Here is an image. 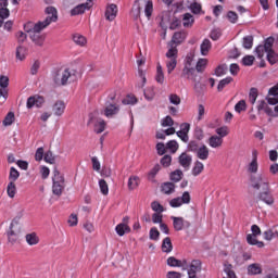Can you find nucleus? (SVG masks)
Wrapping results in <instances>:
<instances>
[{
  "label": "nucleus",
  "mask_w": 278,
  "mask_h": 278,
  "mask_svg": "<svg viewBox=\"0 0 278 278\" xmlns=\"http://www.w3.org/2000/svg\"><path fill=\"white\" fill-rule=\"evenodd\" d=\"M7 193L10 199H14L16 197V184L14 182H9L7 187Z\"/></svg>",
  "instance_id": "42"
},
{
  "label": "nucleus",
  "mask_w": 278,
  "mask_h": 278,
  "mask_svg": "<svg viewBox=\"0 0 278 278\" xmlns=\"http://www.w3.org/2000/svg\"><path fill=\"white\" fill-rule=\"evenodd\" d=\"M215 134H217V137L222 138H227L229 136V127L227 126H222L219 128H216Z\"/></svg>",
  "instance_id": "34"
},
{
  "label": "nucleus",
  "mask_w": 278,
  "mask_h": 278,
  "mask_svg": "<svg viewBox=\"0 0 278 278\" xmlns=\"http://www.w3.org/2000/svg\"><path fill=\"white\" fill-rule=\"evenodd\" d=\"M52 192L56 197H62V192H64V188H66L64 174L58 170V167L53 169V177H52Z\"/></svg>",
  "instance_id": "3"
},
{
  "label": "nucleus",
  "mask_w": 278,
  "mask_h": 278,
  "mask_svg": "<svg viewBox=\"0 0 278 278\" xmlns=\"http://www.w3.org/2000/svg\"><path fill=\"white\" fill-rule=\"evenodd\" d=\"M140 185V178L138 176H131L128 179V190H136Z\"/></svg>",
  "instance_id": "29"
},
{
  "label": "nucleus",
  "mask_w": 278,
  "mask_h": 278,
  "mask_svg": "<svg viewBox=\"0 0 278 278\" xmlns=\"http://www.w3.org/2000/svg\"><path fill=\"white\" fill-rule=\"evenodd\" d=\"M173 219V227L175 231H182L186 227H190V222L184 219V217H170Z\"/></svg>",
  "instance_id": "4"
},
{
  "label": "nucleus",
  "mask_w": 278,
  "mask_h": 278,
  "mask_svg": "<svg viewBox=\"0 0 278 278\" xmlns=\"http://www.w3.org/2000/svg\"><path fill=\"white\" fill-rule=\"evenodd\" d=\"M235 111L240 114L241 112H247V101L240 100L236 105H235Z\"/></svg>",
  "instance_id": "53"
},
{
  "label": "nucleus",
  "mask_w": 278,
  "mask_h": 278,
  "mask_svg": "<svg viewBox=\"0 0 278 278\" xmlns=\"http://www.w3.org/2000/svg\"><path fill=\"white\" fill-rule=\"evenodd\" d=\"M204 168H205V166L203 165V163H201L200 161H197L192 168L193 177H199V175H201V173H203Z\"/></svg>",
  "instance_id": "28"
},
{
  "label": "nucleus",
  "mask_w": 278,
  "mask_h": 278,
  "mask_svg": "<svg viewBox=\"0 0 278 278\" xmlns=\"http://www.w3.org/2000/svg\"><path fill=\"white\" fill-rule=\"evenodd\" d=\"M169 177L172 181H175L177 184L178 181H181V179L184 178V172H181V169H176L170 173Z\"/></svg>",
  "instance_id": "35"
},
{
  "label": "nucleus",
  "mask_w": 278,
  "mask_h": 278,
  "mask_svg": "<svg viewBox=\"0 0 278 278\" xmlns=\"http://www.w3.org/2000/svg\"><path fill=\"white\" fill-rule=\"evenodd\" d=\"M248 273L249 275H260V273H262V267H260L258 264H251L248 267Z\"/></svg>",
  "instance_id": "46"
},
{
  "label": "nucleus",
  "mask_w": 278,
  "mask_h": 278,
  "mask_svg": "<svg viewBox=\"0 0 278 278\" xmlns=\"http://www.w3.org/2000/svg\"><path fill=\"white\" fill-rule=\"evenodd\" d=\"M166 149H168L172 153H177L179 143H177L175 140H170L166 143Z\"/></svg>",
  "instance_id": "52"
},
{
  "label": "nucleus",
  "mask_w": 278,
  "mask_h": 278,
  "mask_svg": "<svg viewBox=\"0 0 278 278\" xmlns=\"http://www.w3.org/2000/svg\"><path fill=\"white\" fill-rule=\"evenodd\" d=\"M189 131H190V124L182 123L180 125V130L176 132V136H178V138H180L182 142H188V140H190V137L188 136Z\"/></svg>",
  "instance_id": "8"
},
{
  "label": "nucleus",
  "mask_w": 278,
  "mask_h": 278,
  "mask_svg": "<svg viewBox=\"0 0 278 278\" xmlns=\"http://www.w3.org/2000/svg\"><path fill=\"white\" fill-rule=\"evenodd\" d=\"M197 273H201V261L193 260L188 270V277H197Z\"/></svg>",
  "instance_id": "13"
},
{
  "label": "nucleus",
  "mask_w": 278,
  "mask_h": 278,
  "mask_svg": "<svg viewBox=\"0 0 278 278\" xmlns=\"http://www.w3.org/2000/svg\"><path fill=\"white\" fill-rule=\"evenodd\" d=\"M43 160L48 164H55V156L53 155V152H51V151L46 152Z\"/></svg>",
  "instance_id": "61"
},
{
  "label": "nucleus",
  "mask_w": 278,
  "mask_h": 278,
  "mask_svg": "<svg viewBox=\"0 0 278 278\" xmlns=\"http://www.w3.org/2000/svg\"><path fill=\"white\" fill-rule=\"evenodd\" d=\"M150 240H160V230L153 227L150 229Z\"/></svg>",
  "instance_id": "64"
},
{
  "label": "nucleus",
  "mask_w": 278,
  "mask_h": 278,
  "mask_svg": "<svg viewBox=\"0 0 278 278\" xmlns=\"http://www.w3.org/2000/svg\"><path fill=\"white\" fill-rule=\"evenodd\" d=\"M258 199L260 201H263V203H266V205H273V203H275V198H273V194L268 191V187L264 192L258 194Z\"/></svg>",
  "instance_id": "14"
},
{
  "label": "nucleus",
  "mask_w": 278,
  "mask_h": 278,
  "mask_svg": "<svg viewBox=\"0 0 278 278\" xmlns=\"http://www.w3.org/2000/svg\"><path fill=\"white\" fill-rule=\"evenodd\" d=\"M73 40L75 45H78V47H86L88 40L83 35L76 34L73 36Z\"/></svg>",
  "instance_id": "31"
},
{
  "label": "nucleus",
  "mask_w": 278,
  "mask_h": 278,
  "mask_svg": "<svg viewBox=\"0 0 278 278\" xmlns=\"http://www.w3.org/2000/svg\"><path fill=\"white\" fill-rule=\"evenodd\" d=\"M155 79L157 84H164V70L162 68V65L160 63H157L156 65Z\"/></svg>",
  "instance_id": "32"
},
{
  "label": "nucleus",
  "mask_w": 278,
  "mask_h": 278,
  "mask_svg": "<svg viewBox=\"0 0 278 278\" xmlns=\"http://www.w3.org/2000/svg\"><path fill=\"white\" fill-rule=\"evenodd\" d=\"M118 112H121V106H118V104L116 103H109L104 109V115L108 118H112V116H116Z\"/></svg>",
  "instance_id": "11"
},
{
  "label": "nucleus",
  "mask_w": 278,
  "mask_h": 278,
  "mask_svg": "<svg viewBox=\"0 0 278 278\" xmlns=\"http://www.w3.org/2000/svg\"><path fill=\"white\" fill-rule=\"evenodd\" d=\"M151 208L153 210V212L160 213L162 214V212H164V206H162V204H160L159 202H152L151 203Z\"/></svg>",
  "instance_id": "63"
},
{
  "label": "nucleus",
  "mask_w": 278,
  "mask_h": 278,
  "mask_svg": "<svg viewBox=\"0 0 278 278\" xmlns=\"http://www.w3.org/2000/svg\"><path fill=\"white\" fill-rule=\"evenodd\" d=\"M195 153L199 160H207L210 157V150L207 149V146L203 143Z\"/></svg>",
  "instance_id": "19"
},
{
  "label": "nucleus",
  "mask_w": 278,
  "mask_h": 278,
  "mask_svg": "<svg viewBox=\"0 0 278 278\" xmlns=\"http://www.w3.org/2000/svg\"><path fill=\"white\" fill-rule=\"evenodd\" d=\"M180 77L184 79H190L191 81H197V70L194 67H184Z\"/></svg>",
  "instance_id": "10"
},
{
  "label": "nucleus",
  "mask_w": 278,
  "mask_h": 278,
  "mask_svg": "<svg viewBox=\"0 0 278 278\" xmlns=\"http://www.w3.org/2000/svg\"><path fill=\"white\" fill-rule=\"evenodd\" d=\"M208 144L212 149H219V147H223V138L216 135L211 136L208 138Z\"/></svg>",
  "instance_id": "18"
},
{
  "label": "nucleus",
  "mask_w": 278,
  "mask_h": 278,
  "mask_svg": "<svg viewBox=\"0 0 278 278\" xmlns=\"http://www.w3.org/2000/svg\"><path fill=\"white\" fill-rule=\"evenodd\" d=\"M8 242L11 244V247H14L18 242V235L14 232V230H11L8 235Z\"/></svg>",
  "instance_id": "41"
},
{
  "label": "nucleus",
  "mask_w": 278,
  "mask_h": 278,
  "mask_svg": "<svg viewBox=\"0 0 278 278\" xmlns=\"http://www.w3.org/2000/svg\"><path fill=\"white\" fill-rule=\"evenodd\" d=\"M212 50V41L210 39H204L200 46L201 55H207Z\"/></svg>",
  "instance_id": "21"
},
{
  "label": "nucleus",
  "mask_w": 278,
  "mask_h": 278,
  "mask_svg": "<svg viewBox=\"0 0 278 278\" xmlns=\"http://www.w3.org/2000/svg\"><path fill=\"white\" fill-rule=\"evenodd\" d=\"M164 216L162 215V213H153L152 214V223H154V225L157 224H162Z\"/></svg>",
  "instance_id": "62"
},
{
  "label": "nucleus",
  "mask_w": 278,
  "mask_h": 278,
  "mask_svg": "<svg viewBox=\"0 0 278 278\" xmlns=\"http://www.w3.org/2000/svg\"><path fill=\"white\" fill-rule=\"evenodd\" d=\"M45 103V98L41 96H33L27 99V108L28 110H31V108H42V104Z\"/></svg>",
  "instance_id": "9"
},
{
  "label": "nucleus",
  "mask_w": 278,
  "mask_h": 278,
  "mask_svg": "<svg viewBox=\"0 0 278 278\" xmlns=\"http://www.w3.org/2000/svg\"><path fill=\"white\" fill-rule=\"evenodd\" d=\"M275 238H278V225L274 226L273 228H270L264 232L265 240L270 241Z\"/></svg>",
  "instance_id": "20"
},
{
  "label": "nucleus",
  "mask_w": 278,
  "mask_h": 278,
  "mask_svg": "<svg viewBox=\"0 0 278 278\" xmlns=\"http://www.w3.org/2000/svg\"><path fill=\"white\" fill-rule=\"evenodd\" d=\"M252 162L249 164L248 166V172L249 173H257V168H258V165H257V150H253L252 151Z\"/></svg>",
  "instance_id": "17"
},
{
  "label": "nucleus",
  "mask_w": 278,
  "mask_h": 278,
  "mask_svg": "<svg viewBox=\"0 0 278 278\" xmlns=\"http://www.w3.org/2000/svg\"><path fill=\"white\" fill-rule=\"evenodd\" d=\"M46 14L48 16L45 18L43 22H38L36 24L28 23L27 25L24 26L25 31H27L30 40L37 47H42L45 45V35L41 34L42 29H47L52 23H55L58 21V9L54 7H48L46 8Z\"/></svg>",
  "instance_id": "1"
},
{
  "label": "nucleus",
  "mask_w": 278,
  "mask_h": 278,
  "mask_svg": "<svg viewBox=\"0 0 278 278\" xmlns=\"http://www.w3.org/2000/svg\"><path fill=\"white\" fill-rule=\"evenodd\" d=\"M251 186L255 190H260L261 187H263V190H268V184L264 181L262 175L251 176Z\"/></svg>",
  "instance_id": "5"
},
{
  "label": "nucleus",
  "mask_w": 278,
  "mask_h": 278,
  "mask_svg": "<svg viewBox=\"0 0 278 278\" xmlns=\"http://www.w3.org/2000/svg\"><path fill=\"white\" fill-rule=\"evenodd\" d=\"M178 164H180L185 170H190V166H192V156L182 152L178 157Z\"/></svg>",
  "instance_id": "7"
},
{
  "label": "nucleus",
  "mask_w": 278,
  "mask_h": 278,
  "mask_svg": "<svg viewBox=\"0 0 278 278\" xmlns=\"http://www.w3.org/2000/svg\"><path fill=\"white\" fill-rule=\"evenodd\" d=\"M227 71H229V67L227 66V64L218 65L215 68V75L216 77H223V75H227Z\"/></svg>",
  "instance_id": "37"
},
{
  "label": "nucleus",
  "mask_w": 278,
  "mask_h": 278,
  "mask_svg": "<svg viewBox=\"0 0 278 278\" xmlns=\"http://www.w3.org/2000/svg\"><path fill=\"white\" fill-rule=\"evenodd\" d=\"M18 177H21V173H18V170H16V168L11 167L10 175H9V181L14 184V181H16V179H18Z\"/></svg>",
  "instance_id": "51"
},
{
  "label": "nucleus",
  "mask_w": 278,
  "mask_h": 278,
  "mask_svg": "<svg viewBox=\"0 0 278 278\" xmlns=\"http://www.w3.org/2000/svg\"><path fill=\"white\" fill-rule=\"evenodd\" d=\"M173 162V156L165 154L162 159H161V164L162 166H164V168H168V166H170Z\"/></svg>",
  "instance_id": "55"
},
{
  "label": "nucleus",
  "mask_w": 278,
  "mask_h": 278,
  "mask_svg": "<svg viewBox=\"0 0 278 278\" xmlns=\"http://www.w3.org/2000/svg\"><path fill=\"white\" fill-rule=\"evenodd\" d=\"M123 105H136L138 103V98L136 96L128 94L122 101Z\"/></svg>",
  "instance_id": "40"
},
{
  "label": "nucleus",
  "mask_w": 278,
  "mask_h": 278,
  "mask_svg": "<svg viewBox=\"0 0 278 278\" xmlns=\"http://www.w3.org/2000/svg\"><path fill=\"white\" fill-rule=\"evenodd\" d=\"M75 79V74H72L71 70H58L53 74V81L55 86H66V84H71Z\"/></svg>",
  "instance_id": "2"
},
{
  "label": "nucleus",
  "mask_w": 278,
  "mask_h": 278,
  "mask_svg": "<svg viewBox=\"0 0 278 278\" xmlns=\"http://www.w3.org/2000/svg\"><path fill=\"white\" fill-rule=\"evenodd\" d=\"M194 23V17L190 13H186L182 18V25L184 27H192V24Z\"/></svg>",
  "instance_id": "36"
},
{
  "label": "nucleus",
  "mask_w": 278,
  "mask_h": 278,
  "mask_svg": "<svg viewBox=\"0 0 278 278\" xmlns=\"http://www.w3.org/2000/svg\"><path fill=\"white\" fill-rule=\"evenodd\" d=\"M166 68H167L168 75H170V73H173V70L177 68V59H167Z\"/></svg>",
  "instance_id": "47"
},
{
  "label": "nucleus",
  "mask_w": 278,
  "mask_h": 278,
  "mask_svg": "<svg viewBox=\"0 0 278 278\" xmlns=\"http://www.w3.org/2000/svg\"><path fill=\"white\" fill-rule=\"evenodd\" d=\"M257 97H258L257 88L252 87L249 93V101L252 105H255V102L257 101Z\"/></svg>",
  "instance_id": "39"
},
{
  "label": "nucleus",
  "mask_w": 278,
  "mask_h": 278,
  "mask_svg": "<svg viewBox=\"0 0 278 278\" xmlns=\"http://www.w3.org/2000/svg\"><path fill=\"white\" fill-rule=\"evenodd\" d=\"M167 266L181 268V266H184V263L175 258V256H170L167 258Z\"/></svg>",
  "instance_id": "43"
},
{
  "label": "nucleus",
  "mask_w": 278,
  "mask_h": 278,
  "mask_svg": "<svg viewBox=\"0 0 278 278\" xmlns=\"http://www.w3.org/2000/svg\"><path fill=\"white\" fill-rule=\"evenodd\" d=\"M94 131L96 134H103V131H105V121L98 119V122L94 125Z\"/></svg>",
  "instance_id": "48"
},
{
  "label": "nucleus",
  "mask_w": 278,
  "mask_h": 278,
  "mask_svg": "<svg viewBox=\"0 0 278 278\" xmlns=\"http://www.w3.org/2000/svg\"><path fill=\"white\" fill-rule=\"evenodd\" d=\"M273 45H275V38L268 37L263 46L265 49V53L268 51H273Z\"/></svg>",
  "instance_id": "54"
},
{
  "label": "nucleus",
  "mask_w": 278,
  "mask_h": 278,
  "mask_svg": "<svg viewBox=\"0 0 278 278\" xmlns=\"http://www.w3.org/2000/svg\"><path fill=\"white\" fill-rule=\"evenodd\" d=\"M27 58V48L24 46H18L16 48V59L23 62Z\"/></svg>",
  "instance_id": "27"
},
{
  "label": "nucleus",
  "mask_w": 278,
  "mask_h": 278,
  "mask_svg": "<svg viewBox=\"0 0 278 278\" xmlns=\"http://www.w3.org/2000/svg\"><path fill=\"white\" fill-rule=\"evenodd\" d=\"M115 230H116L117 236L123 237V236H125V233H129V231H131V228H129V226L127 224L121 223L116 226Z\"/></svg>",
  "instance_id": "22"
},
{
  "label": "nucleus",
  "mask_w": 278,
  "mask_h": 278,
  "mask_svg": "<svg viewBox=\"0 0 278 278\" xmlns=\"http://www.w3.org/2000/svg\"><path fill=\"white\" fill-rule=\"evenodd\" d=\"M99 186L102 194L108 195L110 192V188L108 187V182L103 179L99 180Z\"/></svg>",
  "instance_id": "56"
},
{
  "label": "nucleus",
  "mask_w": 278,
  "mask_h": 278,
  "mask_svg": "<svg viewBox=\"0 0 278 278\" xmlns=\"http://www.w3.org/2000/svg\"><path fill=\"white\" fill-rule=\"evenodd\" d=\"M177 53H178V50H177V47H173L170 49H168V51L166 52V58L167 60H177Z\"/></svg>",
  "instance_id": "50"
},
{
  "label": "nucleus",
  "mask_w": 278,
  "mask_h": 278,
  "mask_svg": "<svg viewBox=\"0 0 278 278\" xmlns=\"http://www.w3.org/2000/svg\"><path fill=\"white\" fill-rule=\"evenodd\" d=\"M232 81H233V78L231 76H228L222 79L217 86L218 92H223V90L225 89V86H229V84H231Z\"/></svg>",
  "instance_id": "33"
},
{
  "label": "nucleus",
  "mask_w": 278,
  "mask_h": 278,
  "mask_svg": "<svg viewBox=\"0 0 278 278\" xmlns=\"http://www.w3.org/2000/svg\"><path fill=\"white\" fill-rule=\"evenodd\" d=\"M192 62H194V53L190 52L185 59L184 67H194V64H192Z\"/></svg>",
  "instance_id": "49"
},
{
  "label": "nucleus",
  "mask_w": 278,
  "mask_h": 278,
  "mask_svg": "<svg viewBox=\"0 0 278 278\" xmlns=\"http://www.w3.org/2000/svg\"><path fill=\"white\" fill-rule=\"evenodd\" d=\"M162 127H173L175 125V121H173V117L167 115L165 118L161 122Z\"/></svg>",
  "instance_id": "57"
},
{
  "label": "nucleus",
  "mask_w": 278,
  "mask_h": 278,
  "mask_svg": "<svg viewBox=\"0 0 278 278\" xmlns=\"http://www.w3.org/2000/svg\"><path fill=\"white\" fill-rule=\"evenodd\" d=\"M266 53H267V60H268L269 64H277V62H278L277 52H275V50H269Z\"/></svg>",
  "instance_id": "45"
},
{
  "label": "nucleus",
  "mask_w": 278,
  "mask_h": 278,
  "mask_svg": "<svg viewBox=\"0 0 278 278\" xmlns=\"http://www.w3.org/2000/svg\"><path fill=\"white\" fill-rule=\"evenodd\" d=\"M184 40H186V33L184 31H178L175 33L173 38H172V45H181V42H184Z\"/></svg>",
  "instance_id": "24"
},
{
  "label": "nucleus",
  "mask_w": 278,
  "mask_h": 278,
  "mask_svg": "<svg viewBox=\"0 0 278 278\" xmlns=\"http://www.w3.org/2000/svg\"><path fill=\"white\" fill-rule=\"evenodd\" d=\"M254 62H255V56H253V55H245L242 59L243 66H253Z\"/></svg>",
  "instance_id": "58"
},
{
  "label": "nucleus",
  "mask_w": 278,
  "mask_h": 278,
  "mask_svg": "<svg viewBox=\"0 0 278 278\" xmlns=\"http://www.w3.org/2000/svg\"><path fill=\"white\" fill-rule=\"evenodd\" d=\"M201 146H203V143L199 140H191L187 146V151L190 153H197Z\"/></svg>",
  "instance_id": "23"
},
{
  "label": "nucleus",
  "mask_w": 278,
  "mask_h": 278,
  "mask_svg": "<svg viewBox=\"0 0 278 278\" xmlns=\"http://www.w3.org/2000/svg\"><path fill=\"white\" fill-rule=\"evenodd\" d=\"M243 47L245 49H253V36H245L243 38Z\"/></svg>",
  "instance_id": "59"
},
{
  "label": "nucleus",
  "mask_w": 278,
  "mask_h": 278,
  "mask_svg": "<svg viewBox=\"0 0 278 278\" xmlns=\"http://www.w3.org/2000/svg\"><path fill=\"white\" fill-rule=\"evenodd\" d=\"M12 123H14V113L13 112H9L7 114V116L4 117V121H3V125L5 127L12 125Z\"/></svg>",
  "instance_id": "60"
},
{
  "label": "nucleus",
  "mask_w": 278,
  "mask_h": 278,
  "mask_svg": "<svg viewBox=\"0 0 278 278\" xmlns=\"http://www.w3.org/2000/svg\"><path fill=\"white\" fill-rule=\"evenodd\" d=\"M118 14V7H116V4H110L109 7H106L104 16L106 18V21H114V18H116V15Z\"/></svg>",
  "instance_id": "12"
},
{
  "label": "nucleus",
  "mask_w": 278,
  "mask_h": 278,
  "mask_svg": "<svg viewBox=\"0 0 278 278\" xmlns=\"http://www.w3.org/2000/svg\"><path fill=\"white\" fill-rule=\"evenodd\" d=\"M144 14L147 18H151V15L153 14V1L147 0L144 4Z\"/></svg>",
  "instance_id": "38"
},
{
  "label": "nucleus",
  "mask_w": 278,
  "mask_h": 278,
  "mask_svg": "<svg viewBox=\"0 0 278 278\" xmlns=\"http://www.w3.org/2000/svg\"><path fill=\"white\" fill-rule=\"evenodd\" d=\"M92 8V0H87V2L78 4L74 9L71 10V15L72 16H77L79 14H84L86 10H90Z\"/></svg>",
  "instance_id": "6"
},
{
  "label": "nucleus",
  "mask_w": 278,
  "mask_h": 278,
  "mask_svg": "<svg viewBox=\"0 0 278 278\" xmlns=\"http://www.w3.org/2000/svg\"><path fill=\"white\" fill-rule=\"evenodd\" d=\"M207 66V59H200L194 67L195 73H203Z\"/></svg>",
  "instance_id": "30"
},
{
  "label": "nucleus",
  "mask_w": 278,
  "mask_h": 278,
  "mask_svg": "<svg viewBox=\"0 0 278 278\" xmlns=\"http://www.w3.org/2000/svg\"><path fill=\"white\" fill-rule=\"evenodd\" d=\"M65 110H66V104L62 100H58L52 106V112L54 113L55 116H62Z\"/></svg>",
  "instance_id": "15"
},
{
  "label": "nucleus",
  "mask_w": 278,
  "mask_h": 278,
  "mask_svg": "<svg viewBox=\"0 0 278 278\" xmlns=\"http://www.w3.org/2000/svg\"><path fill=\"white\" fill-rule=\"evenodd\" d=\"M161 190L164 194H173V192H175V184L164 182L161 187Z\"/></svg>",
  "instance_id": "25"
},
{
  "label": "nucleus",
  "mask_w": 278,
  "mask_h": 278,
  "mask_svg": "<svg viewBox=\"0 0 278 278\" xmlns=\"http://www.w3.org/2000/svg\"><path fill=\"white\" fill-rule=\"evenodd\" d=\"M131 16L135 21H138L140 18V4L138 3V0H136L132 7Z\"/></svg>",
  "instance_id": "44"
},
{
  "label": "nucleus",
  "mask_w": 278,
  "mask_h": 278,
  "mask_svg": "<svg viewBox=\"0 0 278 278\" xmlns=\"http://www.w3.org/2000/svg\"><path fill=\"white\" fill-rule=\"evenodd\" d=\"M162 251L163 253H170L173 251V242L169 237H166L162 242Z\"/></svg>",
  "instance_id": "26"
},
{
  "label": "nucleus",
  "mask_w": 278,
  "mask_h": 278,
  "mask_svg": "<svg viewBox=\"0 0 278 278\" xmlns=\"http://www.w3.org/2000/svg\"><path fill=\"white\" fill-rule=\"evenodd\" d=\"M25 240L28 247H36L40 242V237L36 232H31L25 236Z\"/></svg>",
  "instance_id": "16"
}]
</instances>
